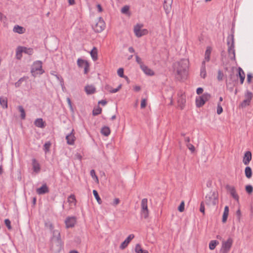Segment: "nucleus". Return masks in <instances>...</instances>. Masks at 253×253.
Listing matches in <instances>:
<instances>
[{"label": "nucleus", "instance_id": "1", "mask_svg": "<svg viewBox=\"0 0 253 253\" xmlns=\"http://www.w3.org/2000/svg\"><path fill=\"white\" fill-rule=\"evenodd\" d=\"M189 61L182 59L174 64V68L176 72V78L181 81L185 79L188 74Z\"/></svg>", "mask_w": 253, "mask_h": 253}, {"label": "nucleus", "instance_id": "2", "mask_svg": "<svg viewBox=\"0 0 253 253\" xmlns=\"http://www.w3.org/2000/svg\"><path fill=\"white\" fill-rule=\"evenodd\" d=\"M51 238V249L55 253H59L62 249V242L61 239L60 232L54 230L52 232Z\"/></svg>", "mask_w": 253, "mask_h": 253}, {"label": "nucleus", "instance_id": "3", "mask_svg": "<svg viewBox=\"0 0 253 253\" xmlns=\"http://www.w3.org/2000/svg\"><path fill=\"white\" fill-rule=\"evenodd\" d=\"M227 38V44L228 45V53L230 58L232 60H235V50L234 44V31Z\"/></svg>", "mask_w": 253, "mask_h": 253}, {"label": "nucleus", "instance_id": "4", "mask_svg": "<svg viewBox=\"0 0 253 253\" xmlns=\"http://www.w3.org/2000/svg\"><path fill=\"white\" fill-rule=\"evenodd\" d=\"M205 199V202L209 206H215L218 203V196L215 192L211 191Z\"/></svg>", "mask_w": 253, "mask_h": 253}, {"label": "nucleus", "instance_id": "5", "mask_svg": "<svg viewBox=\"0 0 253 253\" xmlns=\"http://www.w3.org/2000/svg\"><path fill=\"white\" fill-rule=\"evenodd\" d=\"M31 72L35 77L38 74H42L44 72L42 69V62L41 61L35 62L32 66Z\"/></svg>", "mask_w": 253, "mask_h": 253}, {"label": "nucleus", "instance_id": "6", "mask_svg": "<svg viewBox=\"0 0 253 253\" xmlns=\"http://www.w3.org/2000/svg\"><path fill=\"white\" fill-rule=\"evenodd\" d=\"M244 97L245 99L239 105L240 108H244L250 105L253 97V93L247 90L245 93Z\"/></svg>", "mask_w": 253, "mask_h": 253}, {"label": "nucleus", "instance_id": "7", "mask_svg": "<svg viewBox=\"0 0 253 253\" xmlns=\"http://www.w3.org/2000/svg\"><path fill=\"white\" fill-rule=\"evenodd\" d=\"M140 214L141 217L145 219L148 217V200L146 198H144L141 200Z\"/></svg>", "mask_w": 253, "mask_h": 253}, {"label": "nucleus", "instance_id": "8", "mask_svg": "<svg viewBox=\"0 0 253 253\" xmlns=\"http://www.w3.org/2000/svg\"><path fill=\"white\" fill-rule=\"evenodd\" d=\"M140 214L141 217L145 219L148 217V200L146 198H144L141 200Z\"/></svg>", "mask_w": 253, "mask_h": 253}, {"label": "nucleus", "instance_id": "9", "mask_svg": "<svg viewBox=\"0 0 253 253\" xmlns=\"http://www.w3.org/2000/svg\"><path fill=\"white\" fill-rule=\"evenodd\" d=\"M233 242V240L231 238H229L226 241H223L220 253H228L231 249Z\"/></svg>", "mask_w": 253, "mask_h": 253}, {"label": "nucleus", "instance_id": "10", "mask_svg": "<svg viewBox=\"0 0 253 253\" xmlns=\"http://www.w3.org/2000/svg\"><path fill=\"white\" fill-rule=\"evenodd\" d=\"M142 26V25L138 24L134 27V33L135 36L138 38L146 35L148 33V31L147 29H141Z\"/></svg>", "mask_w": 253, "mask_h": 253}, {"label": "nucleus", "instance_id": "11", "mask_svg": "<svg viewBox=\"0 0 253 253\" xmlns=\"http://www.w3.org/2000/svg\"><path fill=\"white\" fill-rule=\"evenodd\" d=\"M77 64L80 68H84V74H87L89 71V63L86 60L78 59L77 61Z\"/></svg>", "mask_w": 253, "mask_h": 253}, {"label": "nucleus", "instance_id": "12", "mask_svg": "<svg viewBox=\"0 0 253 253\" xmlns=\"http://www.w3.org/2000/svg\"><path fill=\"white\" fill-rule=\"evenodd\" d=\"M77 222V218L75 216H68L65 220V223L67 228L73 227Z\"/></svg>", "mask_w": 253, "mask_h": 253}, {"label": "nucleus", "instance_id": "13", "mask_svg": "<svg viewBox=\"0 0 253 253\" xmlns=\"http://www.w3.org/2000/svg\"><path fill=\"white\" fill-rule=\"evenodd\" d=\"M106 27V24L103 19L100 17L98 22L96 23V32H101Z\"/></svg>", "mask_w": 253, "mask_h": 253}, {"label": "nucleus", "instance_id": "14", "mask_svg": "<svg viewBox=\"0 0 253 253\" xmlns=\"http://www.w3.org/2000/svg\"><path fill=\"white\" fill-rule=\"evenodd\" d=\"M226 188L230 192V194L233 198H234L236 201H238L239 197L236 192L235 187L227 185L226 186Z\"/></svg>", "mask_w": 253, "mask_h": 253}, {"label": "nucleus", "instance_id": "15", "mask_svg": "<svg viewBox=\"0 0 253 253\" xmlns=\"http://www.w3.org/2000/svg\"><path fill=\"white\" fill-rule=\"evenodd\" d=\"M177 102L179 107L182 110L184 108L186 103V97L183 94H178Z\"/></svg>", "mask_w": 253, "mask_h": 253}, {"label": "nucleus", "instance_id": "16", "mask_svg": "<svg viewBox=\"0 0 253 253\" xmlns=\"http://www.w3.org/2000/svg\"><path fill=\"white\" fill-rule=\"evenodd\" d=\"M134 235L133 234H130L126 240L121 244L120 248L122 250L125 249L128 245L131 240L133 239Z\"/></svg>", "mask_w": 253, "mask_h": 253}, {"label": "nucleus", "instance_id": "17", "mask_svg": "<svg viewBox=\"0 0 253 253\" xmlns=\"http://www.w3.org/2000/svg\"><path fill=\"white\" fill-rule=\"evenodd\" d=\"M252 160V153L250 151H247L244 154L243 162L245 165H248Z\"/></svg>", "mask_w": 253, "mask_h": 253}, {"label": "nucleus", "instance_id": "18", "mask_svg": "<svg viewBox=\"0 0 253 253\" xmlns=\"http://www.w3.org/2000/svg\"><path fill=\"white\" fill-rule=\"evenodd\" d=\"M74 129L72 130V132L66 135V139L67 140V143L69 145H73L75 140V137L73 133Z\"/></svg>", "mask_w": 253, "mask_h": 253}, {"label": "nucleus", "instance_id": "19", "mask_svg": "<svg viewBox=\"0 0 253 253\" xmlns=\"http://www.w3.org/2000/svg\"><path fill=\"white\" fill-rule=\"evenodd\" d=\"M140 68L147 75L153 76L154 75V71L144 64L142 66H141Z\"/></svg>", "mask_w": 253, "mask_h": 253}, {"label": "nucleus", "instance_id": "20", "mask_svg": "<svg viewBox=\"0 0 253 253\" xmlns=\"http://www.w3.org/2000/svg\"><path fill=\"white\" fill-rule=\"evenodd\" d=\"M48 192V188L45 184L42 185L40 188L37 189V192L39 195L44 194Z\"/></svg>", "mask_w": 253, "mask_h": 253}, {"label": "nucleus", "instance_id": "21", "mask_svg": "<svg viewBox=\"0 0 253 253\" xmlns=\"http://www.w3.org/2000/svg\"><path fill=\"white\" fill-rule=\"evenodd\" d=\"M32 166L33 170L36 173H38L40 171L41 168L40 164L35 159H32Z\"/></svg>", "mask_w": 253, "mask_h": 253}, {"label": "nucleus", "instance_id": "22", "mask_svg": "<svg viewBox=\"0 0 253 253\" xmlns=\"http://www.w3.org/2000/svg\"><path fill=\"white\" fill-rule=\"evenodd\" d=\"M84 90L87 95L95 93V87L93 85H87L84 87Z\"/></svg>", "mask_w": 253, "mask_h": 253}, {"label": "nucleus", "instance_id": "23", "mask_svg": "<svg viewBox=\"0 0 253 253\" xmlns=\"http://www.w3.org/2000/svg\"><path fill=\"white\" fill-rule=\"evenodd\" d=\"M238 70V74L237 76L240 78L241 84H243L245 78V73L241 67H239Z\"/></svg>", "mask_w": 253, "mask_h": 253}, {"label": "nucleus", "instance_id": "24", "mask_svg": "<svg viewBox=\"0 0 253 253\" xmlns=\"http://www.w3.org/2000/svg\"><path fill=\"white\" fill-rule=\"evenodd\" d=\"M200 76L201 78L203 79L205 78L207 76L205 61H203L202 63V66L200 69Z\"/></svg>", "mask_w": 253, "mask_h": 253}, {"label": "nucleus", "instance_id": "25", "mask_svg": "<svg viewBox=\"0 0 253 253\" xmlns=\"http://www.w3.org/2000/svg\"><path fill=\"white\" fill-rule=\"evenodd\" d=\"M13 31L15 33L21 34L24 33L25 32V29L22 26L15 25L13 28Z\"/></svg>", "mask_w": 253, "mask_h": 253}, {"label": "nucleus", "instance_id": "26", "mask_svg": "<svg viewBox=\"0 0 253 253\" xmlns=\"http://www.w3.org/2000/svg\"><path fill=\"white\" fill-rule=\"evenodd\" d=\"M34 124L36 126L40 128H43L45 126L44 122L41 118L37 119L34 122Z\"/></svg>", "mask_w": 253, "mask_h": 253}, {"label": "nucleus", "instance_id": "27", "mask_svg": "<svg viewBox=\"0 0 253 253\" xmlns=\"http://www.w3.org/2000/svg\"><path fill=\"white\" fill-rule=\"evenodd\" d=\"M110 129L108 126H104L101 129V133L102 135L107 136L110 134Z\"/></svg>", "mask_w": 253, "mask_h": 253}, {"label": "nucleus", "instance_id": "28", "mask_svg": "<svg viewBox=\"0 0 253 253\" xmlns=\"http://www.w3.org/2000/svg\"><path fill=\"white\" fill-rule=\"evenodd\" d=\"M211 51V49L210 47H208L207 48V49L205 51V60L204 61H205V62L206 61L208 62L210 61Z\"/></svg>", "mask_w": 253, "mask_h": 253}, {"label": "nucleus", "instance_id": "29", "mask_svg": "<svg viewBox=\"0 0 253 253\" xmlns=\"http://www.w3.org/2000/svg\"><path fill=\"white\" fill-rule=\"evenodd\" d=\"M205 102L203 99L201 97L199 96L196 99V104L198 107H201L205 104Z\"/></svg>", "mask_w": 253, "mask_h": 253}, {"label": "nucleus", "instance_id": "30", "mask_svg": "<svg viewBox=\"0 0 253 253\" xmlns=\"http://www.w3.org/2000/svg\"><path fill=\"white\" fill-rule=\"evenodd\" d=\"M0 104L3 108H7V100L6 97H0Z\"/></svg>", "mask_w": 253, "mask_h": 253}, {"label": "nucleus", "instance_id": "31", "mask_svg": "<svg viewBox=\"0 0 253 253\" xmlns=\"http://www.w3.org/2000/svg\"><path fill=\"white\" fill-rule=\"evenodd\" d=\"M245 174L248 178H250L252 176V170L250 167H247L245 169Z\"/></svg>", "mask_w": 253, "mask_h": 253}, {"label": "nucleus", "instance_id": "32", "mask_svg": "<svg viewBox=\"0 0 253 253\" xmlns=\"http://www.w3.org/2000/svg\"><path fill=\"white\" fill-rule=\"evenodd\" d=\"M219 244V242L217 240H211L209 243V248L211 250H214L216 246Z\"/></svg>", "mask_w": 253, "mask_h": 253}, {"label": "nucleus", "instance_id": "33", "mask_svg": "<svg viewBox=\"0 0 253 253\" xmlns=\"http://www.w3.org/2000/svg\"><path fill=\"white\" fill-rule=\"evenodd\" d=\"M135 251L136 253H149L146 250H143L139 244H137L135 248Z\"/></svg>", "mask_w": 253, "mask_h": 253}, {"label": "nucleus", "instance_id": "34", "mask_svg": "<svg viewBox=\"0 0 253 253\" xmlns=\"http://www.w3.org/2000/svg\"><path fill=\"white\" fill-rule=\"evenodd\" d=\"M23 52L22 50V46H19L18 47L17 50H16V58L18 59H20L22 56V53Z\"/></svg>", "mask_w": 253, "mask_h": 253}, {"label": "nucleus", "instance_id": "35", "mask_svg": "<svg viewBox=\"0 0 253 253\" xmlns=\"http://www.w3.org/2000/svg\"><path fill=\"white\" fill-rule=\"evenodd\" d=\"M18 110L21 113V118L23 120H24L25 119L26 117V114L24 110V109L22 106H19L18 107Z\"/></svg>", "mask_w": 253, "mask_h": 253}, {"label": "nucleus", "instance_id": "36", "mask_svg": "<svg viewBox=\"0 0 253 253\" xmlns=\"http://www.w3.org/2000/svg\"><path fill=\"white\" fill-rule=\"evenodd\" d=\"M22 50L24 53L28 55H32L33 53V49L31 48L22 47Z\"/></svg>", "mask_w": 253, "mask_h": 253}, {"label": "nucleus", "instance_id": "37", "mask_svg": "<svg viewBox=\"0 0 253 253\" xmlns=\"http://www.w3.org/2000/svg\"><path fill=\"white\" fill-rule=\"evenodd\" d=\"M68 202L70 204L73 203L74 205H76V200L75 198V196L74 195H71L68 198Z\"/></svg>", "mask_w": 253, "mask_h": 253}, {"label": "nucleus", "instance_id": "38", "mask_svg": "<svg viewBox=\"0 0 253 253\" xmlns=\"http://www.w3.org/2000/svg\"><path fill=\"white\" fill-rule=\"evenodd\" d=\"M27 80V78L25 77H23L22 78H21L17 82L15 83V86L16 87H19L22 83Z\"/></svg>", "mask_w": 253, "mask_h": 253}, {"label": "nucleus", "instance_id": "39", "mask_svg": "<svg viewBox=\"0 0 253 253\" xmlns=\"http://www.w3.org/2000/svg\"><path fill=\"white\" fill-rule=\"evenodd\" d=\"M200 96L203 99L205 103L206 101H208L211 97V94L208 93H205Z\"/></svg>", "mask_w": 253, "mask_h": 253}, {"label": "nucleus", "instance_id": "40", "mask_svg": "<svg viewBox=\"0 0 253 253\" xmlns=\"http://www.w3.org/2000/svg\"><path fill=\"white\" fill-rule=\"evenodd\" d=\"M50 146L51 143L50 142H47L44 144L43 146V150L45 153L49 151Z\"/></svg>", "mask_w": 253, "mask_h": 253}, {"label": "nucleus", "instance_id": "41", "mask_svg": "<svg viewBox=\"0 0 253 253\" xmlns=\"http://www.w3.org/2000/svg\"><path fill=\"white\" fill-rule=\"evenodd\" d=\"M223 112V109H222V107L221 105V103H220V102H218L217 103V114L218 115H220V114H221Z\"/></svg>", "mask_w": 253, "mask_h": 253}, {"label": "nucleus", "instance_id": "42", "mask_svg": "<svg viewBox=\"0 0 253 253\" xmlns=\"http://www.w3.org/2000/svg\"><path fill=\"white\" fill-rule=\"evenodd\" d=\"M135 58L136 62L139 65L140 67L141 66L144 65L143 62L142 61L141 59L138 56L137 54H135Z\"/></svg>", "mask_w": 253, "mask_h": 253}, {"label": "nucleus", "instance_id": "43", "mask_svg": "<svg viewBox=\"0 0 253 253\" xmlns=\"http://www.w3.org/2000/svg\"><path fill=\"white\" fill-rule=\"evenodd\" d=\"M129 8L128 5L123 6L121 9V12L124 14H127L128 12Z\"/></svg>", "mask_w": 253, "mask_h": 253}, {"label": "nucleus", "instance_id": "44", "mask_svg": "<svg viewBox=\"0 0 253 253\" xmlns=\"http://www.w3.org/2000/svg\"><path fill=\"white\" fill-rule=\"evenodd\" d=\"M246 191L249 194L252 193L253 191V188L252 186L251 185H247L246 186Z\"/></svg>", "mask_w": 253, "mask_h": 253}, {"label": "nucleus", "instance_id": "45", "mask_svg": "<svg viewBox=\"0 0 253 253\" xmlns=\"http://www.w3.org/2000/svg\"><path fill=\"white\" fill-rule=\"evenodd\" d=\"M187 147L191 151L192 153L195 151V148L194 145L191 143L186 144Z\"/></svg>", "mask_w": 253, "mask_h": 253}, {"label": "nucleus", "instance_id": "46", "mask_svg": "<svg viewBox=\"0 0 253 253\" xmlns=\"http://www.w3.org/2000/svg\"><path fill=\"white\" fill-rule=\"evenodd\" d=\"M117 74L118 76L121 78L125 77V76L124 75V69L122 68H120L118 70Z\"/></svg>", "mask_w": 253, "mask_h": 253}, {"label": "nucleus", "instance_id": "47", "mask_svg": "<svg viewBox=\"0 0 253 253\" xmlns=\"http://www.w3.org/2000/svg\"><path fill=\"white\" fill-rule=\"evenodd\" d=\"M184 202L182 201L178 208V210L180 212H183L184 210Z\"/></svg>", "mask_w": 253, "mask_h": 253}, {"label": "nucleus", "instance_id": "48", "mask_svg": "<svg viewBox=\"0 0 253 253\" xmlns=\"http://www.w3.org/2000/svg\"><path fill=\"white\" fill-rule=\"evenodd\" d=\"M223 74L221 70H219L218 71V75H217V79L218 81H221L223 79Z\"/></svg>", "mask_w": 253, "mask_h": 253}, {"label": "nucleus", "instance_id": "49", "mask_svg": "<svg viewBox=\"0 0 253 253\" xmlns=\"http://www.w3.org/2000/svg\"><path fill=\"white\" fill-rule=\"evenodd\" d=\"M4 223L8 229H11V226L10 225L11 222H10V221L8 219H5Z\"/></svg>", "mask_w": 253, "mask_h": 253}, {"label": "nucleus", "instance_id": "50", "mask_svg": "<svg viewBox=\"0 0 253 253\" xmlns=\"http://www.w3.org/2000/svg\"><path fill=\"white\" fill-rule=\"evenodd\" d=\"M146 99H142L141 102V105L140 107L141 108H144L146 106Z\"/></svg>", "mask_w": 253, "mask_h": 253}, {"label": "nucleus", "instance_id": "51", "mask_svg": "<svg viewBox=\"0 0 253 253\" xmlns=\"http://www.w3.org/2000/svg\"><path fill=\"white\" fill-rule=\"evenodd\" d=\"M121 87H122V84H120L117 88H114V89H112V90H111L110 92L112 93H116V92H118L120 89Z\"/></svg>", "mask_w": 253, "mask_h": 253}, {"label": "nucleus", "instance_id": "52", "mask_svg": "<svg viewBox=\"0 0 253 253\" xmlns=\"http://www.w3.org/2000/svg\"><path fill=\"white\" fill-rule=\"evenodd\" d=\"M90 55L92 58V59L94 61L95 60V46H93L92 47V50L90 51Z\"/></svg>", "mask_w": 253, "mask_h": 253}, {"label": "nucleus", "instance_id": "53", "mask_svg": "<svg viewBox=\"0 0 253 253\" xmlns=\"http://www.w3.org/2000/svg\"><path fill=\"white\" fill-rule=\"evenodd\" d=\"M253 78V76L252 74L248 73L247 74V82L248 84H250L252 82V79Z\"/></svg>", "mask_w": 253, "mask_h": 253}, {"label": "nucleus", "instance_id": "54", "mask_svg": "<svg viewBox=\"0 0 253 253\" xmlns=\"http://www.w3.org/2000/svg\"><path fill=\"white\" fill-rule=\"evenodd\" d=\"M200 211L203 214L205 213V206L203 202H202L200 205Z\"/></svg>", "mask_w": 253, "mask_h": 253}, {"label": "nucleus", "instance_id": "55", "mask_svg": "<svg viewBox=\"0 0 253 253\" xmlns=\"http://www.w3.org/2000/svg\"><path fill=\"white\" fill-rule=\"evenodd\" d=\"M228 216V214H226L225 213L223 214L222 221L223 223H225L227 221Z\"/></svg>", "mask_w": 253, "mask_h": 253}, {"label": "nucleus", "instance_id": "56", "mask_svg": "<svg viewBox=\"0 0 253 253\" xmlns=\"http://www.w3.org/2000/svg\"><path fill=\"white\" fill-rule=\"evenodd\" d=\"M96 200H97V202L98 203V204H100L102 202L101 199L100 198L98 193L96 191Z\"/></svg>", "mask_w": 253, "mask_h": 253}, {"label": "nucleus", "instance_id": "57", "mask_svg": "<svg viewBox=\"0 0 253 253\" xmlns=\"http://www.w3.org/2000/svg\"><path fill=\"white\" fill-rule=\"evenodd\" d=\"M101 112H102L101 108L99 106H97L96 108V115L101 114Z\"/></svg>", "mask_w": 253, "mask_h": 253}, {"label": "nucleus", "instance_id": "58", "mask_svg": "<svg viewBox=\"0 0 253 253\" xmlns=\"http://www.w3.org/2000/svg\"><path fill=\"white\" fill-rule=\"evenodd\" d=\"M107 103V101L106 100L103 99V100H101L98 101V103L102 106H105V105H106Z\"/></svg>", "mask_w": 253, "mask_h": 253}, {"label": "nucleus", "instance_id": "59", "mask_svg": "<svg viewBox=\"0 0 253 253\" xmlns=\"http://www.w3.org/2000/svg\"><path fill=\"white\" fill-rule=\"evenodd\" d=\"M203 92V89L202 87H198L197 89L196 92L198 94H201Z\"/></svg>", "mask_w": 253, "mask_h": 253}, {"label": "nucleus", "instance_id": "60", "mask_svg": "<svg viewBox=\"0 0 253 253\" xmlns=\"http://www.w3.org/2000/svg\"><path fill=\"white\" fill-rule=\"evenodd\" d=\"M236 215L238 217V218L239 219V220L240 219V217H241V211L240 209H238L237 211H236Z\"/></svg>", "mask_w": 253, "mask_h": 253}, {"label": "nucleus", "instance_id": "61", "mask_svg": "<svg viewBox=\"0 0 253 253\" xmlns=\"http://www.w3.org/2000/svg\"><path fill=\"white\" fill-rule=\"evenodd\" d=\"M67 101L68 102V104L71 110H73L71 101V99L69 97H68L67 98Z\"/></svg>", "mask_w": 253, "mask_h": 253}, {"label": "nucleus", "instance_id": "62", "mask_svg": "<svg viewBox=\"0 0 253 253\" xmlns=\"http://www.w3.org/2000/svg\"><path fill=\"white\" fill-rule=\"evenodd\" d=\"M120 203V200L119 198H115L113 202V205L116 206Z\"/></svg>", "mask_w": 253, "mask_h": 253}, {"label": "nucleus", "instance_id": "63", "mask_svg": "<svg viewBox=\"0 0 253 253\" xmlns=\"http://www.w3.org/2000/svg\"><path fill=\"white\" fill-rule=\"evenodd\" d=\"M229 207L227 206H226L224 208L223 213L229 214Z\"/></svg>", "mask_w": 253, "mask_h": 253}, {"label": "nucleus", "instance_id": "64", "mask_svg": "<svg viewBox=\"0 0 253 253\" xmlns=\"http://www.w3.org/2000/svg\"><path fill=\"white\" fill-rule=\"evenodd\" d=\"M96 7H97L98 11L99 12H102L103 11V9H102V7H101V5L100 4H97L96 5Z\"/></svg>", "mask_w": 253, "mask_h": 253}]
</instances>
